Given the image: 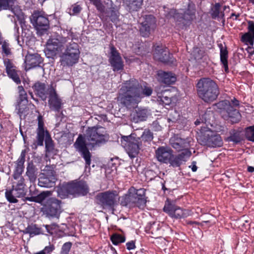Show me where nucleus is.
<instances>
[{
  "label": "nucleus",
  "instance_id": "38",
  "mask_svg": "<svg viewBox=\"0 0 254 254\" xmlns=\"http://www.w3.org/2000/svg\"><path fill=\"white\" fill-rule=\"evenodd\" d=\"M51 194V192L48 191L41 192L37 196H35L36 202L41 203L44 206V204L46 203L47 199L51 198V197H49Z\"/></svg>",
  "mask_w": 254,
  "mask_h": 254
},
{
  "label": "nucleus",
  "instance_id": "26",
  "mask_svg": "<svg viewBox=\"0 0 254 254\" xmlns=\"http://www.w3.org/2000/svg\"><path fill=\"white\" fill-rule=\"evenodd\" d=\"M204 92L198 93L199 97L205 102H212L217 98L219 94L218 87L217 86L216 88H210Z\"/></svg>",
  "mask_w": 254,
  "mask_h": 254
},
{
  "label": "nucleus",
  "instance_id": "18",
  "mask_svg": "<svg viewBox=\"0 0 254 254\" xmlns=\"http://www.w3.org/2000/svg\"><path fill=\"white\" fill-rule=\"evenodd\" d=\"M49 95L48 104L50 108L52 110L59 111L61 108L62 101L56 93L55 89L51 86L48 88Z\"/></svg>",
  "mask_w": 254,
  "mask_h": 254
},
{
  "label": "nucleus",
  "instance_id": "20",
  "mask_svg": "<svg viewBox=\"0 0 254 254\" xmlns=\"http://www.w3.org/2000/svg\"><path fill=\"white\" fill-rule=\"evenodd\" d=\"M111 56L110 61L114 71L123 69L124 67L123 62L119 53L114 47H111Z\"/></svg>",
  "mask_w": 254,
  "mask_h": 254
},
{
  "label": "nucleus",
  "instance_id": "42",
  "mask_svg": "<svg viewBox=\"0 0 254 254\" xmlns=\"http://www.w3.org/2000/svg\"><path fill=\"white\" fill-rule=\"evenodd\" d=\"M111 240L114 245H117L120 243L124 242L126 239L124 236L121 235L114 234L111 236Z\"/></svg>",
  "mask_w": 254,
  "mask_h": 254
},
{
  "label": "nucleus",
  "instance_id": "37",
  "mask_svg": "<svg viewBox=\"0 0 254 254\" xmlns=\"http://www.w3.org/2000/svg\"><path fill=\"white\" fill-rule=\"evenodd\" d=\"M26 175L31 182H34L37 178V170L33 164H29L27 167Z\"/></svg>",
  "mask_w": 254,
  "mask_h": 254
},
{
  "label": "nucleus",
  "instance_id": "48",
  "mask_svg": "<svg viewBox=\"0 0 254 254\" xmlns=\"http://www.w3.org/2000/svg\"><path fill=\"white\" fill-rule=\"evenodd\" d=\"M230 140L234 142H238L240 141V137L239 133L235 130H233L231 132V135L229 137Z\"/></svg>",
  "mask_w": 254,
  "mask_h": 254
},
{
  "label": "nucleus",
  "instance_id": "11",
  "mask_svg": "<svg viewBox=\"0 0 254 254\" xmlns=\"http://www.w3.org/2000/svg\"><path fill=\"white\" fill-rule=\"evenodd\" d=\"M121 142L130 157H135L138 153L141 145L139 138H136L131 135L124 136L122 137Z\"/></svg>",
  "mask_w": 254,
  "mask_h": 254
},
{
  "label": "nucleus",
  "instance_id": "31",
  "mask_svg": "<svg viewBox=\"0 0 254 254\" xmlns=\"http://www.w3.org/2000/svg\"><path fill=\"white\" fill-rule=\"evenodd\" d=\"M158 100L165 105H169L175 100L169 90H165L162 93H158Z\"/></svg>",
  "mask_w": 254,
  "mask_h": 254
},
{
  "label": "nucleus",
  "instance_id": "34",
  "mask_svg": "<svg viewBox=\"0 0 254 254\" xmlns=\"http://www.w3.org/2000/svg\"><path fill=\"white\" fill-rule=\"evenodd\" d=\"M34 88L36 93L40 97L42 100H45L46 98V94H48V89L46 90L45 85L44 83H36L34 85Z\"/></svg>",
  "mask_w": 254,
  "mask_h": 254
},
{
  "label": "nucleus",
  "instance_id": "35",
  "mask_svg": "<svg viewBox=\"0 0 254 254\" xmlns=\"http://www.w3.org/2000/svg\"><path fill=\"white\" fill-rule=\"evenodd\" d=\"M70 183L64 185L61 187H59L57 189V192L58 196L62 198H64L67 197L68 194H71Z\"/></svg>",
  "mask_w": 254,
  "mask_h": 254
},
{
  "label": "nucleus",
  "instance_id": "51",
  "mask_svg": "<svg viewBox=\"0 0 254 254\" xmlns=\"http://www.w3.org/2000/svg\"><path fill=\"white\" fill-rule=\"evenodd\" d=\"M252 39H254V37L250 33H245L242 36V40L244 42H249L250 40H251Z\"/></svg>",
  "mask_w": 254,
  "mask_h": 254
},
{
  "label": "nucleus",
  "instance_id": "30",
  "mask_svg": "<svg viewBox=\"0 0 254 254\" xmlns=\"http://www.w3.org/2000/svg\"><path fill=\"white\" fill-rule=\"evenodd\" d=\"M169 52L166 49L157 46L154 52V58L162 62H167L168 60Z\"/></svg>",
  "mask_w": 254,
  "mask_h": 254
},
{
  "label": "nucleus",
  "instance_id": "40",
  "mask_svg": "<svg viewBox=\"0 0 254 254\" xmlns=\"http://www.w3.org/2000/svg\"><path fill=\"white\" fill-rule=\"evenodd\" d=\"M14 181L12 182L13 187L25 189V184L24 179L22 176L13 177Z\"/></svg>",
  "mask_w": 254,
  "mask_h": 254
},
{
  "label": "nucleus",
  "instance_id": "33",
  "mask_svg": "<svg viewBox=\"0 0 254 254\" xmlns=\"http://www.w3.org/2000/svg\"><path fill=\"white\" fill-rule=\"evenodd\" d=\"M148 115V113L146 109H138L133 115V121L137 123L146 120Z\"/></svg>",
  "mask_w": 254,
  "mask_h": 254
},
{
  "label": "nucleus",
  "instance_id": "63",
  "mask_svg": "<svg viewBox=\"0 0 254 254\" xmlns=\"http://www.w3.org/2000/svg\"><path fill=\"white\" fill-rule=\"evenodd\" d=\"M34 254H45V252H44V251L42 250Z\"/></svg>",
  "mask_w": 254,
  "mask_h": 254
},
{
  "label": "nucleus",
  "instance_id": "12",
  "mask_svg": "<svg viewBox=\"0 0 254 254\" xmlns=\"http://www.w3.org/2000/svg\"><path fill=\"white\" fill-rule=\"evenodd\" d=\"M19 97L16 105L15 111L20 118H25L29 113L27 95L22 86L18 87Z\"/></svg>",
  "mask_w": 254,
  "mask_h": 254
},
{
  "label": "nucleus",
  "instance_id": "44",
  "mask_svg": "<svg viewBox=\"0 0 254 254\" xmlns=\"http://www.w3.org/2000/svg\"><path fill=\"white\" fill-rule=\"evenodd\" d=\"M14 0H0V8L3 9H10Z\"/></svg>",
  "mask_w": 254,
  "mask_h": 254
},
{
  "label": "nucleus",
  "instance_id": "2",
  "mask_svg": "<svg viewBox=\"0 0 254 254\" xmlns=\"http://www.w3.org/2000/svg\"><path fill=\"white\" fill-rule=\"evenodd\" d=\"M191 154L189 150H186L176 155L173 154V151L167 146L159 147L155 151V157L159 162L169 163L173 167H179L190 158Z\"/></svg>",
  "mask_w": 254,
  "mask_h": 254
},
{
  "label": "nucleus",
  "instance_id": "28",
  "mask_svg": "<svg viewBox=\"0 0 254 254\" xmlns=\"http://www.w3.org/2000/svg\"><path fill=\"white\" fill-rule=\"evenodd\" d=\"M159 80L162 83L170 85L176 81L175 75L172 72L160 71L158 73Z\"/></svg>",
  "mask_w": 254,
  "mask_h": 254
},
{
  "label": "nucleus",
  "instance_id": "6",
  "mask_svg": "<svg viewBox=\"0 0 254 254\" xmlns=\"http://www.w3.org/2000/svg\"><path fill=\"white\" fill-rule=\"evenodd\" d=\"M69 38L61 36L51 37L47 42L45 53L48 58H53L58 53L62 52L64 49L65 46Z\"/></svg>",
  "mask_w": 254,
  "mask_h": 254
},
{
  "label": "nucleus",
  "instance_id": "60",
  "mask_svg": "<svg viewBox=\"0 0 254 254\" xmlns=\"http://www.w3.org/2000/svg\"><path fill=\"white\" fill-rule=\"evenodd\" d=\"M248 171L249 172L253 173L254 172V167L252 166H249L248 167Z\"/></svg>",
  "mask_w": 254,
  "mask_h": 254
},
{
  "label": "nucleus",
  "instance_id": "50",
  "mask_svg": "<svg viewBox=\"0 0 254 254\" xmlns=\"http://www.w3.org/2000/svg\"><path fill=\"white\" fill-rule=\"evenodd\" d=\"M2 49L3 52L5 55H8L10 54V49L9 48V45L6 42H2Z\"/></svg>",
  "mask_w": 254,
  "mask_h": 254
},
{
  "label": "nucleus",
  "instance_id": "46",
  "mask_svg": "<svg viewBox=\"0 0 254 254\" xmlns=\"http://www.w3.org/2000/svg\"><path fill=\"white\" fill-rule=\"evenodd\" d=\"M202 51L198 48H194L192 52V55L194 57V59L197 61L202 58Z\"/></svg>",
  "mask_w": 254,
  "mask_h": 254
},
{
  "label": "nucleus",
  "instance_id": "17",
  "mask_svg": "<svg viewBox=\"0 0 254 254\" xmlns=\"http://www.w3.org/2000/svg\"><path fill=\"white\" fill-rule=\"evenodd\" d=\"M163 209L171 217L176 219L184 218L188 215V213L186 210L171 203L166 204Z\"/></svg>",
  "mask_w": 254,
  "mask_h": 254
},
{
  "label": "nucleus",
  "instance_id": "23",
  "mask_svg": "<svg viewBox=\"0 0 254 254\" xmlns=\"http://www.w3.org/2000/svg\"><path fill=\"white\" fill-rule=\"evenodd\" d=\"M42 60L38 54H28L25 59V69H30L31 68L36 67L42 63Z\"/></svg>",
  "mask_w": 254,
  "mask_h": 254
},
{
  "label": "nucleus",
  "instance_id": "47",
  "mask_svg": "<svg viewBox=\"0 0 254 254\" xmlns=\"http://www.w3.org/2000/svg\"><path fill=\"white\" fill-rule=\"evenodd\" d=\"M81 7L79 5L74 4L72 5L69 9V13L70 15H75L80 12Z\"/></svg>",
  "mask_w": 254,
  "mask_h": 254
},
{
  "label": "nucleus",
  "instance_id": "52",
  "mask_svg": "<svg viewBox=\"0 0 254 254\" xmlns=\"http://www.w3.org/2000/svg\"><path fill=\"white\" fill-rule=\"evenodd\" d=\"M27 230L30 235H37L39 233V230L38 229L36 228L34 229L32 226L28 227Z\"/></svg>",
  "mask_w": 254,
  "mask_h": 254
},
{
  "label": "nucleus",
  "instance_id": "10",
  "mask_svg": "<svg viewBox=\"0 0 254 254\" xmlns=\"http://www.w3.org/2000/svg\"><path fill=\"white\" fill-rule=\"evenodd\" d=\"M98 203L103 207H113L118 204L120 197L115 190L107 191L99 193L96 196Z\"/></svg>",
  "mask_w": 254,
  "mask_h": 254
},
{
  "label": "nucleus",
  "instance_id": "43",
  "mask_svg": "<svg viewBox=\"0 0 254 254\" xmlns=\"http://www.w3.org/2000/svg\"><path fill=\"white\" fill-rule=\"evenodd\" d=\"M246 136L249 140L254 142V126L249 127L246 128Z\"/></svg>",
  "mask_w": 254,
  "mask_h": 254
},
{
  "label": "nucleus",
  "instance_id": "5",
  "mask_svg": "<svg viewBox=\"0 0 254 254\" xmlns=\"http://www.w3.org/2000/svg\"><path fill=\"white\" fill-rule=\"evenodd\" d=\"M197 139L201 144L212 147H220L223 144L220 135L205 127L199 130Z\"/></svg>",
  "mask_w": 254,
  "mask_h": 254
},
{
  "label": "nucleus",
  "instance_id": "13",
  "mask_svg": "<svg viewBox=\"0 0 254 254\" xmlns=\"http://www.w3.org/2000/svg\"><path fill=\"white\" fill-rule=\"evenodd\" d=\"M87 146V139L85 140L81 135H79L74 143V146L76 150L81 153L86 164L89 166L91 163V154Z\"/></svg>",
  "mask_w": 254,
  "mask_h": 254
},
{
  "label": "nucleus",
  "instance_id": "24",
  "mask_svg": "<svg viewBox=\"0 0 254 254\" xmlns=\"http://www.w3.org/2000/svg\"><path fill=\"white\" fill-rule=\"evenodd\" d=\"M71 194H76L84 195L88 192V189L86 184L84 182L70 183Z\"/></svg>",
  "mask_w": 254,
  "mask_h": 254
},
{
  "label": "nucleus",
  "instance_id": "41",
  "mask_svg": "<svg viewBox=\"0 0 254 254\" xmlns=\"http://www.w3.org/2000/svg\"><path fill=\"white\" fill-rule=\"evenodd\" d=\"M24 162L17 160L15 162V169L13 177L22 176L24 169Z\"/></svg>",
  "mask_w": 254,
  "mask_h": 254
},
{
  "label": "nucleus",
  "instance_id": "49",
  "mask_svg": "<svg viewBox=\"0 0 254 254\" xmlns=\"http://www.w3.org/2000/svg\"><path fill=\"white\" fill-rule=\"evenodd\" d=\"M71 247V243L70 242L65 243L62 248L60 254H68Z\"/></svg>",
  "mask_w": 254,
  "mask_h": 254
},
{
  "label": "nucleus",
  "instance_id": "7",
  "mask_svg": "<svg viewBox=\"0 0 254 254\" xmlns=\"http://www.w3.org/2000/svg\"><path fill=\"white\" fill-rule=\"evenodd\" d=\"M86 139L88 146L93 148L105 143L107 140L104 128L93 127L87 132Z\"/></svg>",
  "mask_w": 254,
  "mask_h": 254
},
{
  "label": "nucleus",
  "instance_id": "27",
  "mask_svg": "<svg viewBox=\"0 0 254 254\" xmlns=\"http://www.w3.org/2000/svg\"><path fill=\"white\" fill-rule=\"evenodd\" d=\"M4 64L6 66V72L8 76L17 84L20 83L21 81L15 66H13L9 60L5 61L4 62Z\"/></svg>",
  "mask_w": 254,
  "mask_h": 254
},
{
  "label": "nucleus",
  "instance_id": "22",
  "mask_svg": "<svg viewBox=\"0 0 254 254\" xmlns=\"http://www.w3.org/2000/svg\"><path fill=\"white\" fill-rule=\"evenodd\" d=\"M217 84L209 78H202L199 79L196 84L197 94L209 90L210 88H216Z\"/></svg>",
  "mask_w": 254,
  "mask_h": 254
},
{
  "label": "nucleus",
  "instance_id": "59",
  "mask_svg": "<svg viewBox=\"0 0 254 254\" xmlns=\"http://www.w3.org/2000/svg\"><path fill=\"white\" fill-rule=\"evenodd\" d=\"M26 199L30 201H34L36 202L35 196L32 197H26Z\"/></svg>",
  "mask_w": 254,
  "mask_h": 254
},
{
  "label": "nucleus",
  "instance_id": "1",
  "mask_svg": "<svg viewBox=\"0 0 254 254\" xmlns=\"http://www.w3.org/2000/svg\"><path fill=\"white\" fill-rule=\"evenodd\" d=\"M150 87L140 84L135 79L126 81L120 89L118 100L126 107H133L144 96L152 94Z\"/></svg>",
  "mask_w": 254,
  "mask_h": 254
},
{
  "label": "nucleus",
  "instance_id": "58",
  "mask_svg": "<svg viewBox=\"0 0 254 254\" xmlns=\"http://www.w3.org/2000/svg\"><path fill=\"white\" fill-rule=\"evenodd\" d=\"M247 51L250 55H253L254 53V48L253 47H249L247 49Z\"/></svg>",
  "mask_w": 254,
  "mask_h": 254
},
{
  "label": "nucleus",
  "instance_id": "62",
  "mask_svg": "<svg viewBox=\"0 0 254 254\" xmlns=\"http://www.w3.org/2000/svg\"><path fill=\"white\" fill-rule=\"evenodd\" d=\"M191 170L193 172H195L197 170V167L196 166V165H192V166L191 167Z\"/></svg>",
  "mask_w": 254,
  "mask_h": 254
},
{
  "label": "nucleus",
  "instance_id": "4",
  "mask_svg": "<svg viewBox=\"0 0 254 254\" xmlns=\"http://www.w3.org/2000/svg\"><path fill=\"white\" fill-rule=\"evenodd\" d=\"M79 46L71 42L66 45L64 51L60 56V62L64 66H71L78 62L80 56Z\"/></svg>",
  "mask_w": 254,
  "mask_h": 254
},
{
  "label": "nucleus",
  "instance_id": "39",
  "mask_svg": "<svg viewBox=\"0 0 254 254\" xmlns=\"http://www.w3.org/2000/svg\"><path fill=\"white\" fill-rule=\"evenodd\" d=\"M228 52L225 48L222 47L220 50V59L225 68V71H228V66L227 63Z\"/></svg>",
  "mask_w": 254,
  "mask_h": 254
},
{
  "label": "nucleus",
  "instance_id": "29",
  "mask_svg": "<svg viewBox=\"0 0 254 254\" xmlns=\"http://www.w3.org/2000/svg\"><path fill=\"white\" fill-rule=\"evenodd\" d=\"M130 191L132 194H134L137 197L138 201L137 207L141 208L144 206L146 203V200L144 198L145 190L144 189H140L136 190L135 188L132 187L130 188Z\"/></svg>",
  "mask_w": 254,
  "mask_h": 254
},
{
  "label": "nucleus",
  "instance_id": "9",
  "mask_svg": "<svg viewBox=\"0 0 254 254\" xmlns=\"http://www.w3.org/2000/svg\"><path fill=\"white\" fill-rule=\"evenodd\" d=\"M165 9V7H164ZM164 14L168 18L173 17L177 21H182L183 20H190L193 18L195 12L193 4H189L188 9L186 11L184 9H180L177 11L175 9H171L169 11L164 9Z\"/></svg>",
  "mask_w": 254,
  "mask_h": 254
},
{
  "label": "nucleus",
  "instance_id": "21",
  "mask_svg": "<svg viewBox=\"0 0 254 254\" xmlns=\"http://www.w3.org/2000/svg\"><path fill=\"white\" fill-rule=\"evenodd\" d=\"M170 143L171 146L177 151H183L188 150L187 148L190 146L189 141L186 139H183L178 136H174L170 139Z\"/></svg>",
  "mask_w": 254,
  "mask_h": 254
},
{
  "label": "nucleus",
  "instance_id": "3",
  "mask_svg": "<svg viewBox=\"0 0 254 254\" xmlns=\"http://www.w3.org/2000/svg\"><path fill=\"white\" fill-rule=\"evenodd\" d=\"M239 105V101L235 98L232 100L231 102L227 100L219 102L218 106L222 108L221 112L222 117L233 124L239 122L241 116L239 111L235 109Z\"/></svg>",
  "mask_w": 254,
  "mask_h": 254
},
{
  "label": "nucleus",
  "instance_id": "15",
  "mask_svg": "<svg viewBox=\"0 0 254 254\" xmlns=\"http://www.w3.org/2000/svg\"><path fill=\"white\" fill-rule=\"evenodd\" d=\"M140 31L143 37H147L155 27V19L153 15H146L143 18Z\"/></svg>",
  "mask_w": 254,
  "mask_h": 254
},
{
  "label": "nucleus",
  "instance_id": "45",
  "mask_svg": "<svg viewBox=\"0 0 254 254\" xmlns=\"http://www.w3.org/2000/svg\"><path fill=\"white\" fill-rule=\"evenodd\" d=\"M221 5L216 3L212 8V15L213 17H216L220 15Z\"/></svg>",
  "mask_w": 254,
  "mask_h": 254
},
{
  "label": "nucleus",
  "instance_id": "56",
  "mask_svg": "<svg viewBox=\"0 0 254 254\" xmlns=\"http://www.w3.org/2000/svg\"><path fill=\"white\" fill-rule=\"evenodd\" d=\"M27 151L26 149L23 150L21 152L20 157L18 159L17 161L25 162V155Z\"/></svg>",
  "mask_w": 254,
  "mask_h": 254
},
{
  "label": "nucleus",
  "instance_id": "61",
  "mask_svg": "<svg viewBox=\"0 0 254 254\" xmlns=\"http://www.w3.org/2000/svg\"><path fill=\"white\" fill-rule=\"evenodd\" d=\"M254 39H252L251 40H250L249 42H247L251 45L250 47H253V46L254 45Z\"/></svg>",
  "mask_w": 254,
  "mask_h": 254
},
{
  "label": "nucleus",
  "instance_id": "8",
  "mask_svg": "<svg viewBox=\"0 0 254 254\" xmlns=\"http://www.w3.org/2000/svg\"><path fill=\"white\" fill-rule=\"evenodd\" d=\"M45 138V146L47 151L51 152L54 149V144L50 135L47 130L44 127V122L42 117H38V127L37 129V144L43 145V140Z\"/></svg>",
  "mask_w": 254,
  "mask_h": 254
},
{
  "label": "nucleus",
  "instance_id": "36",
  "mask_svg": "<svg viewBox=\"0 0 254 254\" xmlns=\"http://www.w3.org/2000/svg\"><path fill=\"white\" fill-rule=\"evenodd\" d=\"M123 1L130 10H137L142 5L143 0H123Z\"/></svg>",
  "mask_w": 254,
  "mask_h": 254
},
{
  "label": "nucleus",
  "instance_id": "19",
  "mask_svg": "<svg viewBox=\"0 0 254 254\" xmlns=\"http://www.w3.org/2000/svg\"><path fill=\"white\" fill-rule=\"evenodd\" d=\"M25 193V189L12 187L11 190H6L5 195L9 202L16 203L18 202L16 198L23 197Z\"/></svg>",
  "mask_w": 254,
  "mask_h": 254
},
{
  "label": "nucleus",
  "instance_id": "14",
  "mask_svg": "<svg viewBox=\"0 0 254 254\" xmlns=\"http://www.w3.org/2000/svg\"><path fill=\"white\" fill-rule=\"evenodd\" d=\"M44 212L48 216L57 217L60 213V201L55 198L47 199L43 207Z\"/></svg>",
  "mask_w": 254,
  "mask_h": 254
},
{
  "label": "nucleus",
  "instance_id": "57",
  "mask_svg": "<svg viewBox=\"0 0 254 254\" xmlns=\"http://www.w3.org/2000/svg\"><path fill=\"white\" fill-rule=\"evenodd\" d=\"M127 248L128 250H133L135 248V244L133 241H130L126 244Z\"/></svg>",
  "mask_w": 254,
  "mask_h": 254
},
{
  "label": "nucleus",
  "instance_id": "64",
  "mask_svg": "<svg viewBox=\"0 0 254 254\" xmlns=\"http://www.w3.org/2000/svg\"><path fill=\"white\" fill-rule=\"evenodd\" d=\"M200 124V121H198V120H197L195 122V125H198Z\"/></svg>",
  "mask_w": 254,
  "mask_h": 254
},
{
  "label": "nucleus",
  "instance_id": "53",
  "mask_svg": "<svg viewBox=\"0 0 254 254\" xmlns=\"http://www.w3.org/2000/svg\"><path fill=\"white\" fill-rule=\"evenodd\" d=\"M142 137L143 138H145L146 140H151L153 138L151 133L149 131L144 132L143 134H142Z\"/></svg>",
  "mask_w": 254,
  "mask_h": 254
},
{
  "label": "nucleus",
  "instance_id": "55",
  "mask_svg": "<svg viewBox=\"0 0 254 254\" xmlns=\"http://www.w3.org/2000/svg\"><path fill=\"white\" fill-rule=\"evenodd\" d=\"M99 10H102V6L99 0H90Z\"/></svg>",
  "mask_w": 254,
  "mask_h": 254
},
{
  "label": "nucleus",
  "instance_id": "54",
  "mask_svg": "<svg viewBox=\"0 0 254 254\" xmlns=\"http://www.w3.org/2000/svg\"><path fill=\"white\" fill-rule=\"evenodd\" d=\"M54 249H55L54 246L53 245H50L48 246H46L43 251H44V252H45V254H46V253H47V254L50 253L51 252L53 251Z\"/></svg>",
  "mask_w": 254,
  "mask_h": 254
},
{
  "label": "nucleus",
  "instance_id": "25",
  "mask_svg": "<svg viewBox=\"0 0 254 254\" xmlns=\"http://www.w3.org/2000/svg\"><path fill=\"white\" fill-rule=\"evenodd\" d=\"M121 204L123 206H128L129 207H137L138 203L137 197L134 194H132L128 190L127 194L120 197Z\"/></svg>",
  "mask_w": 254,
  "mask_h": 254
},
{
  "label": "nucleus",
  "instance_id": "16",
  "mask_svg": "<svg viewBox=\"0 0 254 254\" xmlns=\"http://www.w3.org/2000/svg\"><path fill=\"white\" fill-rule=\"evenodd\" d=\"M31 21L37 30L46 29L49 25V20L41 12H34L31 17Z\"/></svg>",
  "mask_w": 254,
  "mask_h": 254
},
{
  "label": "nucleus",
  "instance_id": "32",
  "mask_svg": "<svg viewBox=\"0 0 254 254\" xmlns=\"http://www.w3.org/2000/svg\"><path fill=\"white\" fill-rule=\"evenodd\" d=\"M56 181V178L54 176L41 177L39 179L38 185L41 187L51 188L54 186Z\"/></svg>",
  "mask_w": 254,
  "mask_h": 254
}]
</instances>
